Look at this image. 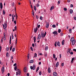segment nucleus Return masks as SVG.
<instances>
[{
    "label": "nucleus",
    "instance_id": "f257e3e1",
    "mask_svg": "<svg viewBox=\"0 0 76 76\" xmlns=\"http://www.w3.org/2000/svg\"><path fill=\"white\" fill-rule=\"evenodd\" d=\"M30 67V69H31V70H35L36 69V66L35 64H33V66H31Z\"/></svg>",
    "mask_w": 76,
    "mask_h": 76
},
{
    "label": "nucleus",
    "instance_id": "f03ea898",
    "mask_svg": "<svg viewBox=\"0 0 76 76\" xmlns=\"http://www.w3.org/2000/svg\"><path fill=\"white\" fill-rule=\"evenodd\" d=\"M3 27L4 29H5V28H7V22H5L4 23V24H3Z\"/></svg>",
    "mask_w": 76,
    "mask_h": 76
},
{
    "label": "nucleus",
    "instance_id": "7ed1b4c3",
    "mask_svg": "<svg viewBox=\"0 0 76 76\" xmlns=\"http://www.w3.org/2000/svg\"><path fill=\"white\" fill-rule=\"evenodd\" d=\"M1 70L2 73V74H3L5 71V69H4V67H2Z\"/></svg>",
    "mask_w": 76,
    "mask_h": 76
},
{
    "label": "nucleus",
    "instance_id": "20e7f679",
    "mask_svg": "<svg viewBox=\"0 0 76 76\" xmlns=\"http://www.w3.org/2000/svg\"><path fill=\"white\" fill-rule=\"evenodd\" d=\"M75 43H76V41L75 40L74 37H73V42H72V45H75Z\"/></svg>",
    "mask_w": 76,
    "mask_h": 76
},
{
    "label": "nucleus",
    "instance_id": "39448f33",
    "mask_svg": "<svg viewBox=\"0 0 76 76\" xmlns=\"http://www.w3.org/2000/svg\"><path fill=\"white\" fill-rule=\"evenodd\" d=\"M53 34H54V35H58V33L57 31H54V32H53Z\"/></svg>",
    "mask_w": 76,
    "mask_h": 76
},
{
    "label": "nucleus",
    "instance_id": "423d86ee",
    "mask_svg": "<svg viewBox=\"0 0 76 76\" xmlns=\"http://www.w3.org/2000/svg\"><path fill=\"white\" fill-rule=\"evenodd\" d=\"M41 37L42 38H44V33H43L42 32H41Z\"/></svg>",
    "mask_w": 76,
    "mask_h": 76
},
{
    "label": "nucleus",
    "instance_id": "0eeeda50",
    "mask_svg": "<svg viewBox=\"0 0 76 76\" xmlns=\"http://www.w3.org/2000/svg\"><path fill=\"white\" fill-rule=\"evenodd\" d=\"M38 30V27H36V28H34V32H35V33H36L37 31Z\"/></svg>",
    "mask_w": 76,
    "mask_h": 76
},
{
    "label": "nucleus",
    "instance_id": "6e6552de",
    "mask_svg": "<svg viewBox=\"0 0 76 76\" xmlns=\"http://www.w3.org/2000/svg\"><path fill=\"white\" fill-rule=\"evenodd\" d=\"M41 37V35L40 34H39L37 37V40H39V39H40Z\"/></svg>",
    "mask_w": 76,
    "mask_h": 76
},
{
    "label": "nucleus",
    "instance_id": "1a4fd4ad",
    "mask_svg": "<svg viewBox=\"0 0 76 76\" xmlns=\"http://www.w3.org/2000/svg\"><path fill=\"white\" fill-rule=\"evenodd\" d=\"M53 75L54 76H57V73L56 72H53Z\"/></svg>",
    "mask_w": 76,
    "mask_h": 76
},
{
    "label": "nucleus",
    "instance_id": "9d476101",
    "mask_svg": "<svg viewBox=\"0 0 76 76\" xmlns=\"http://www.w3.org/2000/svg\"><path fill=\"white\" fill-rule=\"evenodd\" d=\"M11 40H12V37L10 35V40L9 41L10 45H11Z\"/></svg>",
    "mask_w": 76,
    "mask_h": 76
},
{
    "label": "nucleus",
    "instance_id": "9b49d317",
    "mask_svg": "<svg viewBox=\"0 0 76 76\" xmlns=\"http://www.w3.org/2000/svg\"><path fill=\"white\" fill-rule=\"evenodd\" d=\"M49 23L48 22L46 24V28H48L49 27Z\"/></svg>",
    "mask_w": 76,
    "mask_h": 76
},
{
    "label": "nucleus",
    "instance_id": "f8f14e48",
    "mask_svg": "<svg viewBox=\"0 0 76 76\" xmlns=\"http://www.w3.org/2000/svg\"><path fill=\"white\" fill-rule=\"evenodd\" d=\"M23 71L24 72H26L27 71V68L26 67H25L23 69Z\"/></svg>",
    "mask_w": 76,
    "mask_h": 76
},
{
    "label": "nucleus",
    "instance_id": "ddd939ff",
    "mask_svg": "<svg viewBox=\"0 0 76 76\" xmlns=\"http://www.w3.org/2000/svg\"><path fill=\"white\" fill-rule=\"evenodd\" d=\"M48 71L49 73H50L51 72V70L50 67H48Z\"/></svg>",
    "mask_w": 76,
    "mask_h": 76
},
{
    "label": "nucleus",
    "instance_id": "4468645a",
    "mask_svg": "<svg viewBox=\"0 0 76 76\" xmlns=\"http://www.w3.org/2000/svg\"><path fill=\"white\" fill-rule=\"evenodd\" d=\"M57 45L58 46V47H60L61 45L60 42H58L57 43Z\"/></svg>",
    "mask_w": 76,
    "mask_h": 76
},
{
    "label": "nucleus",
    "instance_id": "2eb2a0df",
    "mask_svg": "<svg viewBox=\"0 0 76 76\" xmlns=\"http://www.w3.org/2000/svg\"><path fill=\"white\" fill-rule=\"evenodd\" d=\"M59 62H57V63L56 64V67H57L58 66H59Z\"/></svg>",
    "mask_w": 76,
    "mask_h": 76
},
{
    "label": "nucleus",
    "instance_id": "dca6fc26",
    "mask_svg": "<svg viewBox=\"0 0 76 76\" xmlns=\"http://www.w3.org/2000/svg\"><path fill=\"white\" fill-rule=\"evenodd\" d=\"M73 38H74V37H72L71 38V40H70V41H71V42H72V44H73Z\"/></svg>",
    "mask_w": 76,
    "mask_h": 76
},
{
    "label": "nucleus",
    "instance_id": "f3484780",
    "mask_svg": "<svg viewBox=\"0 0 76 76\" xmlns=\"http://www.w3.org/2000/svg\"><path fill=\"white\" fill-rule=\"evenodd\" d=\"M75 59V58H72V59L71 61V63H73L74 60Z\"/></svg>",
    "mask_w": 76,
    "mask_h": 76
},
{
    "label": "nucleus",
    "instance_id": "a211bd4d",
    "mask_svg": "<svg viewBox=\"0 0 76 76\" xmlns=\"http://www.w3.org/2000/svg\"><path fill=\"white\" fill-rule=\"evenodd\" d=\"M1 9H2L3 7V4H2V3H0V4Z\"/></svg>",
    "mask_w": 76,
    "mask_h": 76
},
{
    "label": "nucleus",
    "instance_id": "6ab92c4d",
    "mask_svg": "<svg viewBox=\"0 0 76 76\" xmlns=\"http://www.w3.org/2000/svg\"><path fill=\"white\" fill-rule=\"evenodd\" d=\"M33 40H34V43H35V41L36 40V37H33Z\"/></svg>",
    "mask_w": 76,
    "mask_h": 76
},
{
    "label": "nucleus",
    "instance_id": "aec40b11",
    "mask_svg": "<svg viewBox=\"0 0 76 76\" xmlns=\"http://www.w3.org/2000/svg\"><path fill=\"white\" fill-rule=\"evenodd\" d=\"M54 8V6H51V8L50 9V11H51L53 10Z\"/></svg>",
    "mask_w": 76,
    "mask_h": 76
},
{
    "label": "nucleus",
    "instance_id": "412c9836",
    "mask_svg": "<svg viewBox=\"0 0 76 76\" xmlns=\"http://www.w3.org/2000/svg\"><path fill=\"white\" fill-rule=\"evenodd\" d=\"M70 12L71 14H72L73 12V10L72 9H71L70 10Z\"/></svg>",
    "mask_w": 76,
    "mask_h": 76
},
{
    "label": "nucleus",
    "instance_id": "4be33fe9",
    "mask_svg": "<svg viewBox=\"0 0 76 76\" xmlns=\"http://www.w3.org/2000/svg\"><path fill=\"white\" fill-rule=\"evenodd\" d=\"M29 63H34L33 60H31L29 62Z\"/></svg>",
    "mask_w": 76,
    "mask_h": 76
},
{
    "label": "nucleus",
    "instance_id": "5701e85b",
    "mask_svg": "<svg viewBox=\"0 0 76 76\" xmlns=\"http://www.w3.org/2000/svg\"><path fill=\"white\" fill-rule=\"evenodd\" d=\"M64 42H65V40H63L62 42V44L63 45H64Z\"/></svg>",
    "mask_w": 76,
    "mask_h": 76
},
{
    "label": "nucleus",
    "instance_id": "b1692460",
    "mask_svg": "<svg viewBox=\"0 0 76 76\" xmlns=\"http://www.w3.org/2000/svg\"><path fill=\"white\" fill-rule=\"evenodd\" d=\"M48 46H46V47L45 48V50L46 51H47V50H48Z\"/></svg>",
    "mask_w": 76,
    "mask_h": 76
},
{
    "label": "nucleus",
    "instance_id": "393cba45",
    "mask_svg": "<svg viewBox=\"0 0 76 76\" xmlns=\"http://www.w3.org/2000/svg\"><path fill=\"white\" fill-rule=\"evenodd\" d=\"M12 39H13V38H14V37H13V34L12 32Z\"/></svg>",
    "mask_w": 76,
    "mask_h": 76
},
{
    "label": "nucleus",
    "instance_id": "a878e982",
    "mask_svg": "<svg viewBox=\"0 0 76 76\" xmlns=\"http://www.w3.org/2000/svg\"><path fill=\"white\" fill-rule=\"evenodd\" d=\"M15 17L16 19H17L18 18V15L16 13H15Z\"/></svg>",
    "mask_w": 76,
    "mask_h": 76
},
{
    "label": "nucleus",
    "instance_id": "bb28decb",
    "mask_svg": "<svg viewBox=\"0 0 76 76\" xmlns=\"http://www.w3.org/2000/svg\"><path fill=\"white\" fill-rule=\"evenodd\" d=\"M70 33H72V28H70L69 30Z\"/></svg>",
    "mask_w": 76,
    "mask_h": 76
},
{
    "label": "nucleus",
    "instance_id": "cd10ccee",
    "mask_svg": "<svg viewBox=\"0 0 76 76\" xmlns=\"http://www.w3.org/2000/svg\"><path fill=\"white\" fill-rule=\"evenodd\" d=\"M61 29H58V33H60V32H61Z\"/></svg>",
    "mask_w": 76,
    "mask_h": 76
},
{
    "label": "nucleus",
    "instance_id": "c85d7f7f",
    "mask_svg": "<svg viewBox=\"0 0 76 76\" xmlns=\"http://www.w3.org/2000/svg\"><path fill=\"white\" fill-rule=\"evenodd\" d=\"M34 10L35 11H36L37 10L36 7L35 6H34Z\"/></svg>",
    "mask_w": 76,
    "mask_h": 76
},
{
    "label": "nucleus",
    "instance_id": "c756f323",
    "mask_svg": "<svg viewBox=\"0 0 76 76\" xmlns=\"http://www.w3.org/2000/svg\"><path fill=\"white\" fill-rule=\"evenodd\" d=\"M15 48H12V52H14V51H15Z\"/></svg>",
    "mask_w": 76,
    "mask_h": 76
},
{
    "label": "nucleus",
    "instance_id": "7c9ffc66",
    "mask_svg": "<svg viewBox=\"0 0 76 76\" xmlns=\"http://www.w3.org/2000/svg\"><path fill=\"white\" fill-rule=\"evenodd\" d=\"M37 53H35V54L34 55V57H37Z\"/></svg>",
    "mask_w": 76,
    "mask_h": 76
},
{
    "label": "nucleus",
    "instance_id": "2f4dec72",
    "mask_svg": "<svg viewBox=\"0 0 76 76\" xmlns=\"http://www.w3.org/2000/svg\"><path fill=\"white\" fill-rule=\"evenodd\" d=\"M17 69V66H15V67H14V69L15 71H16Z\"/></svg>",
    "mask_w": 76,
    "mask_h": 76
},
{
    "label": "nucleus",
    "instance_id": "473e14b6",
    "mask_svg": "<svg viewBox=\"0 0 76 76\" xmlns=\"http://www.w3.org/2000/svg\"><path fill=\"white\" fill-rule=\"evenodd\" d=\"M9 53L8 52L7 53L6 56L7 57H8L9 56Z\"/></svg>",
    "mask_w": 76,
    "mask_h": 76
},
{
    "label": "nucleus",
    "instance_id": "72a5a7b5",
    "mask_svg": "<svg viewBox=\"0 0 76 76\" xmlns=\"http://www.w3.org/2000/svg\"><path fill=\"white\" fill-rule=\"evenodd\" d=\"M63 35V32H61V33L60 34V36H61V37H62V36Z\"/></svg>",
    "mask_w": 76,
    "mask_h": 76
},
{
    "label": "nucleus",
    "instance_id": "f704fd0d",
    "mask_svg": "<svg viewBox=\"0 0 76 76\" xmlns=\"http://www.w3.org/2000/svg\"><path fill=\"white\" fill-rule=\"evenodd\" d=\"M53 58H56V55H55V54H53Z\"/></svg>",
    "mask_w": 76,
    "mask_h": 76
},
{
    "label": "nucleus",
    "instance_id": "c9c22d12",
    "mask_svg": "<svg viewBox=\"0 0 76 76\" xmlns=\"http://www.w3.org/2000/svg\"><path fill=\"white\" fill-rule=\"evenodd\" d=\"M57 42H56L54 44L55 47H57Z\"/></svg>",
    "mask_w": 76,
    "mask_h": 76
},
{
    "label": "nucleus",
    "instance_id": "e433bc0d",
    "mask_svg": "<svg viewBox=\"0 0 76 76\" xmlns=\"http://www.w3.org/2000/svg\"><path fill=\"white\" fill-rule=\"evenodd\" d=\"M14 2L12 3L11 4V5L12 6H14Z\"/></svg>",
    "mask_w": 76,
    "mask_h": 76
},
{
    "label": "nucleus",
    "instance_id": "4c0bfd02",
    "mask_svg": "<svg viewBox=\"0 0 76 76\" xmlns=\"http://www.w3.org/2000/svg\"><path fill=\"white\" fill-rule=\"evenodd\" d=\"M52 27L53 28H55V27H56V26L54 24H53V25H52Z\"/></svg>",
    "mask_w": 76,
    "mask_h": 76
},
{
    "label": "nucleus",
    "instance_id": "58836bf2",
    "mask_svg": "<svg viewBox=\"0 0 76 76\" xmlns=\"http://www.w3.org/2000/svg\"><path fill=\"white\" fill-rule=\"evenodd\" d=\"M40 20H42V19H43L42 18V16H40Z\"/></svg>",
    "mask_w": 76,
    "mask_h": 76
},
{
    "label": "nucleus",
    "instance_id": "ea45409f",
    "mask_svg": "<svg viewBox=\"0 0 76 76\" xmlns=\"http://www.w3.org/2000/svg\"><path fill=\"white\" fill-rule=\"evenodd\" d=\"M20 73H21V72L20 71V70H19V71H18V74L20 75Z\"/></svg>",
    "mask_w": 76,
    "mask_h": 76
},
{
    "label": "nucleus",
    "instance_id": "a19ab883",
    "mask_svg": "<svg viewBox=\"0 0 76 76\" xmlns=\"http://www.w3.org/2000/svg\"><path fill=\"white\" fill-rule=\"evenodd\" d=\"M3 14H5V11L4 10L3 11Z\"/></svg>",
    "mask_w": 76,
    "mask_h": 76
},
{
    "label": "nucleus",
    "instance_id": "79ce46f5",
    "mask_svg": "<svg viewBox=\"0 0 76 76\" xmlns=\"http://www.w3.org/2000/svg\"><path fill=\"white\" fill-rule=\"evenodd\" d=\"M9 47H7L6 48L7 51H9Z\"/></svg>",
    "mask_w": 76,
    "mask_h": 76
},
{
    "label": "nucleus",
    "instance_id": "37998d69",
    "mask_svg": "<svg viewBox=\"0 0 76 76\" xmlns=\"http://www.w3.org/2000/svg\"><path fill=\"white\" fill-rule=\"evenodd\" d=\"M10 50L11 51L12 49V46H11V47H10Z\"/></svg>",
    "mask_w": 76,
    "mask_h": 76
},
{
    "label": "nucleus",
    "instance_id": "c03bdc74",
    "mask_svg": "<svg viewBox=\"0 0 76 76\" xmlns=\"http://www.w3.org/2000/svg\"><path fill=\"white\" fill-rule=\"evenodd\" d=\"M64 11H67V9L66 8V7H64Z\"/></svg>",
    "mask_w": 76,
    "mask_h": 76
},
{
    "label": "nucleus",
    "instance_id": "a18cd8bd",
    "mask_svg": "<svg viewBox=\"0 0 76 76\" xmlns=\"http://www.w3.org/2000/svg\"><path fill=\"white\" fill-rule=\"evenodd\" d=\"M42 74V72L41 71H40L39 73V75H41Z\"/></svg>",
    "mask_w": 76,
    "mask_h": 76
},
{
    "label": "nucleus",
    "instance_id": "49530a36",
    "mask_svg": "<svg viewBox=\"0 0 76 76\" xmlns=\"http://www.w3.org/2000/svg\"><path fill=\"white\" fill-rule=\"evenodd\" d=\"M37 7H39V4L38 3L37 4Z\"/></svg>",
    "mask_w": 76,
    "mask_h": 76
},
{
    "label": "nucleus",
    "instance_id": "de8ad7c7",
    "mask_svg": "<svg viewBox=\"0 0 76 76\" xmlns=\"http://www.w3.org/2000/svg\"><path fill=\"white\" fill-rule=\"evenodd\" d=\"M17 38H16V40H15V44H16L17 43Z\"/></svg>",
    "mask_w": 76,
    "mask_h": 76
},
{
    "label": "nucleus",
    "instance_id": "09e8293b",
    "mask_svg": "<svg viewBox=\"0 0 76 76\" xmlns=\"http://www.w3.org/2000/svg\"><path fill=\"white\" fill-rule=\"evenodd\" d=\"M1 46H0V53H1Z\"/></svg>",
    "mask_w": 76,
    "mask_h": 76
},
{
    "label": "nucleus",
    "instance_id": "8fccbe9b",
    "mask_svg": "<svg viewBox=\"0 0 76 76\" xmlns=\"http://www.w3.org/2000/svg\"><path fill=\"white\" fill-rule=\"evenodd\" d=\"M71 50V49H70V50L69 49H68V52H69V53H70Z\"/></svg>",
    "mask_w": 76,
    "mask_h": 76
},
{
    "label": "nucleus",
    "instance_id": "3c124183",
    "mask_svg": "<svg viewBox=\"0 0 76 76\" xmlns=\"http://www.w3.org/2000/svg\"><path fill=\"white\" fill-rule=\"evenodd\" d=\"M46 34H47L46 32H45V34L44 35V37H45V35H46Z\"/></svg>",
    "mask_w": 76,
    "mask_h": 76
},
{
    "label": "nucleus",
    "instance_id": "603ef678",
    "mask_svg": "<svg viewBox=\"0 0 76 76\" xmlns=\"http://www.w3.org/2000/svg\"><path fill=\"white\" fill-rule=\"evenodd\" d=\"M30 49L32 51H33V49L32 47V46H31V47H30Z\"/></svg>",
    "mask_w": 76,
    "mask_h": 76
},
{
    "label": "nucleus",
    "instance_id": "864d4df0",
    "mask_svg": "<svg viewBox=\"0 0 76 76\" xmlns=\"http://www.w3.org/2000/svg\"><path fill=\"white\" fill-rule=\"evenodd\" d=\"M37 27H38V28H39L40 26V25H38V24H37Z\"/></svg>",
    "mask_w": 76,
    "mask_h": 76
},
{
    "label": "nucleus",
    "instance_id": "5fc2aeb1",
    "mask_svg": "<svg viewBox=\"0 0 76 76\" xmlns=\"http://www.w3.org/2000/svg\"><path fill=\"white\" fill-rule=\"evenodd\" d=\"M33 47H34V43H32V45Z\"/></svg>",
    "mask_w": 76,
    "mask_h": 76
},
{
    "label": "nucleus",
    "instance_id": "6e6d98bb",
    "mask_svg": "<svg viewBox=\"0 0 76 76\" xmlns=\"http://www.w3.org/2000/svg\"><path fill=\"white\" fill-rule=\"evenodd\" d=\"M36 18L37 19H38L39 18V17L38 16V15H36Z\"/></svg>",
    "mask_w": 76,
    "mask_h": 76
},
{
    "label": "nucleus",
    "instance_id": "4d7b16f0",
    "mask_svg": "<svg viewBox=\"0 0 76 76\" xmlns=\"http://www.w3.org/2000/svg\"><path fill=\"white\" fill-rule=\"evenodd\" d=\"M4 40H6V36L4 37Z\"/></svg>",
    "mask_w": 76,
    "mask_h": 76
},
{
    "label": "nucleus",
    "instance_id": "13d9d810",
    "mask_svg": "<svg viewBox=\"0 0 76 76\" xmlns=\"http://www.w3.org/2000/svg\"><path fill=\"white\" fill-rule=\"evenodd\" d=\"M71 0H67V2L70 3L71 2Z\"/></svg>",
    "mask_w": 76,
    "mask_h": 76
},
{
    "label": "nucleus",
    "instance_id": "bf43d9fd",
    "mask_svg": "<svg viewBox=\"0 0 76 76\" xmlns=\"http://www.w3.org/2000/svg\"><path fill=\"white\" fill-rule=\"evenodd\" d=\"M14 23H15V24H16V20H14Z\"/></svg>",
    "mask_w": 76,
    "mask_h": 76
},
{
    "label": "nucleus",
    "instance_id": "052dcab7",
    "mask_svg": "<svg viewBox=\"0 0 76 76\" xmlns=\"http://www.w3.org/2000/svg\"><path fill=\"white\" fill-rule=\"evenodd\" d=\"M13 15H14V14H12V19H13V20H14V18L13 16Z\"/></svg>",
    "mask_w": 76,
    "mask_h": 76
},
{
    "label": "nucleus",
    "instance_id": "680f3d73",
    "mask_svg": "<svg viewBox=\"0 0 76 76\" xmlns=\"http://www.w3.org/2000/svg\"><path fill=\"white\" fill-rule=\"evenodd\" d=\"M37 71H38L39 70V66L38 67H37Z\"/></svg>",
    "mask_w": 76,
    "mask_h": 76
},
{
    "label": "nucleus",
    "instance_id": "e2e57ef3",
    "mask_svg": "<svg viewBox=\"0 0 76 76\" xmlns=\"http://www.w3.org/2000/svg\"><path fill=\"white\" fill-rule=\"evenodd\" d=\"M64 63H62L61 64V66H64Z\"/></svg>",
    "mask_w": 76,
    "mask_h": 76
},
{
    "label": "nucleus",
    "instance_id": "0e129e2a",
    "mask_svg": "<svg viewBox=\"0 0 76 76\" xmlns=\"http://www.w3.org/2000/svg\"><path fill=\"white\" fill-rule=\"evenodd\" d=\"M71 7H73V4H71V6H70Z\"/></svg>",
    "mask_w": 76,
    "mask_h": 76
},
{
    "label": "nucleus",
    "instance_id": "69168bd1",
    "mask_svg": "<svg viewBox=\"0 0 76 76\" xmlns=\"http://www.w3.org/2000/svg\"><path fill=\"white\" fill-rule=\"evenodd\" d=\"M17 65V64L16 63H15V64H14L13 66H15V67Z\"/></svg>",
    "mask_w": 76,
    "mask_h": 76
},
{
    "label": "nucleus",
    "instance_id": "338daca9",
    "mask_svg": "<svg viewBox=\"0 0 76 76\" xmlns=\"http://www.w3.org/2000/svg\"><path fill=\"white\" fill-rule=\"evenodd\" d=\"M27 76H29V73H27Z\"/></svg>",
    "mask_w": 76,
    "mask_h": 76
},
{
    "label": "nucleus",
    "instance_id": "774afa93",
    "mask_svg": "<svg viewBox=\"0 0 76 76\" xmlns=\"http://www.w3.org/2000/svg\"><path fill=\"white\" fill-rule=\"evenodd\" d=\"M74 19L75 20H76V17H74Z\"/></svg>",
    "mask_w": 76,
    "mask_h": 76
}]
</instances>
